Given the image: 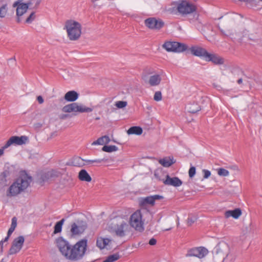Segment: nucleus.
Returning a JSON list of instances; mask_svg holds the SVG:
<instances>
[{
    "instance_id": "nucleus-1",
    "label": "nucleus",
    "mask_w": 262,
    "mask_h": 262,
    "mask_svg": "<svg viewBox=\"0 0 262 262\" xmlns=\"http://www.w3.org/2000/svg\"><path fill=\"white\" fill-rule=\"evenodd\" d=\"M57 245L62 255L67 259L77 260L82 258L85 254L87 247V240L81 239L71 248L67 241L60 237L57 239Z\"/></svg>"
},
{
    "instance_id": "nucleus-2",
    "label": "nucleus",
    "mask_w": 262,
    "mask_h": 262,
    "mask_svg": "<svg viewBox=\"0 0 262 262\" xmlns=\"http://www.w3.org/2000/svg\"><path fill=\"white\" fill-rule=\"evenodd\" d=\"M174 7L168 9L171 13H176L177 11L182 15L192 14V18L189 17V21L195 24L199 19V14L196 12V7L195 5L188 2L186 1H182L181 2H174ZM191 15H190L191 17Z\"/></svg>"
},
{
    "instance_id": "nucleus-3",
    "label": "nucleus",
    "mask_w": 262,
    "mask_h": 262,
    "mask_svg": "<svg viewBox=\"0 0 262 262\" xmlns=\"http://www.w3.org/2000/svg\"><path fill=\"white\" fill-rule=\"evenodd\" d=\"M32 181L31 176L27 173L21 174L10 186L6 192L7 196L9 198L17 196L29 186Z\"/></svg>"
},
{
    "instance_id": "nucleus-4",
    "label": "nucleus",
    "mask_w": 262,
    "mask_h": 262,
    "mask_svg": "<svg viewBox=\"0 0 262 262\" xmlns=\"http://www.w3.org/2000/svg\"><path fill=\"white\" fill-rule=\"evenodd\" d=\"M190 53L197 57L206 61H211L214 64L221 65L224 63V59L216 54L210 53L201 47L198 46H193L189 48Z\"/></svg>"
},
{
    "instance_id": "nucleus-5",
    "label": "nucleus",
    "mask_w": 262,
    "mask_h": 262,
    "mask_svg": "<svg viewBox=\"0 0 262 262\" xmlns=\"http://www.w3.org/2000/svg\"><path fill=\"white\" fill-rule=\"evenodd\" d=\"M68 36L71 40H76L81 34V26L78 22L73 20H68L64 26Z\"/></svg>"
},
{
    "instance_id": "nucleus-6",
    "label": "nucleus",
    "mask_w": 262,
    "mask_h": 262,
    "mask_svg": "<svg viewBox=\"0 0 262 262\" xmlns=\"http://www.w3.org/2000/svg\"><path fill=\"white\" fill-rule=\"evenodd\" d=\"M130 226L136 230L141 232L144 230V222L140 210H137L132 214L129 219Z\"/></svg>"
},
{
    "instance_id": "nucleus-7",
    "label": "nucleus",
    "mask_w": 262,
    "mask_h": 262,
    "mask_svg": "<svg viewBox=\"0 0 262 262\" xmlns=\"http://www.w3.org/2000/svg\"><path fill=\"white\" fill-rule=\"evenodd\" d=\"M93 109L90 107H86L82 104L74 102L64 106L62 108V111L64 113H74V115L76 113L91 112Z\"/></svg>"
},
{
    "instance_id": "nucleus-8",
    "label": "nucleus",
    "mask_w": 262,
    "mask_h": 262,
    "mask_svg": "<svg viewBox=\"0 0 262 262\" xmlns=\"http://www.w3.org/2000/svg\"><path fill=\"white\" fill-rule=\"evenodd\" d=\"M163 47L168 52L176 53H181L188 49L186 44L177 41H166L163 44Z\"/></svg>"
},
{
    "instance_id": "nucleus-9",
    "label": "nucleus",
    "mask_w": 262,
    "mask_h": 262,
    "mask_svg": "<svg viewBox=\"0 0 262 262\" xmlns=\"http://www.w3.org/2000/svg\"><path fill=\"white\" fill-rule=\"evenodd\" d=\"M22 0H17L13 4V7H16V15L17 16V22L21 21L20 16L25 14L30 6L29 2L27 3H21Z\"/></svg>"
},
{
    "instance_id": "nucleus-10",
    "label": "nucleus",
    "mask_w": 262,
    "mask_h": 262,
    "mask_svg": "<svg viewBox=\"0 0 262 262\" xmlns=\"http://www.w3.org/2000/svg\"><path fill=\"white\" fill-rule=\"evenodd\" d=\"M145 25L149 29L159 30L164 25V21L155 17H149L144 21Z\"/></svg>"
},
{
    "instance_id": "nucleus-11",
    "label": "nucleus",
    "mask_w": 262,
    "mask_h": 262,
    "mask_svg": "<svg viewBox=\"0 0 262 262\" xmlns=\"http://www.w3.org/2000/svg\"><path fill=\"white\" fill-rule=\"evenodd\" d=\"M24 242L25 238L23 236H19L14 238L9 249V254L13 255L19 252L23 247Z\"/></svg>"
},
{
    "instance_id": "nucleus-12",
    "label": "nucleus",
    "mask_w": 262,
    "mask_h": 262,
    "mask_svg": "<svg viewBox=\"0 0 262 262\" xmlns=\"http://www.w3.org/2000/svg\"><path fill=\"white\" fill-rule=\"evenodd\" d=\"M208 253L207 249L204 247L194 248L189 249L186 254V257L194 256L199 258L205 257Z\"/></svg>"
},
{
    "instance_id": "nucleus-13",
    "label": "nucleus",
    "mask_w": 262,
    "mask_h": 262,
    "mask_svg": "<svg viewBox=\"0 0 262 262\" xmlns=\"http://www.w3.org/2000/svg\"><path fill=\"white\" fill-rule=\"evenodd\" d=\"M28 141V138L26 136H12L7 141L4 148H8L12 144L21 145L25 144Z\"/></svg>"
},
{
    "instance_id": "nucleus-14",
    "label": "nucleus",
    "mask_w": 262,
    "mask_h": 262,
    "mask_svg": "<svg viewBox=\"0 0 262 262\" xmlns=\"http://www.w3.org/2000/svg\"><path fill=\"white\" fill-rule=\"evenodd\" d=\"M163 198V197L162 195L158 194L142 198L139 200V205L142 207H145L147 205L153 206L155 204L156 200H161Z\"/></svg>"
},
{
    "instance_id": "nucleus-15",
    "label": "nucleus",
    "mask_w": 262,
    "mask_h": 262,
    "mask_svg": "<svg viewBox=\"0 0 262 262\" xmlns=\"http://www.w3.org/2000/svg\"><path fill=\"white\" fill-rule=\"evenodd\" d=\"M128 227V224L124 221H122L119 224L114 226L113 231L119 237H123L125 235V232Z\"/></svg>"
},
{
    "instance_id": "nucleus-16",
    "label": "nucleus",
    "mask_w": 262,
    "mask_h": 262,
    "mask_svg": "<svg viewBox=\"0 0 262 262\" xmlns=\"http://www.w3.org/2000/svg\"><path fill=\"white\" fill-rule=\"evenodd\" d=\"M163 182L165 185L179 187L182 184V181L178 177L171 178L168 174L166 176V179L163 180Z\"/></svg>"
},
{
    "instance_id": "nucleus-17",
    "label": "nucleus",
    "mask_w": 262,
    "mask_h": 262,
    "mask_svg": "<svg viewBox=\"0 0 262 262\" xmlns=\"http://www.w3.org/2000/svg\"><path fill=\"white\" fill-rule=\"evenodd\" d=\"M81 225H77L74 223L72 224L71 232L73 235H78L82 233L86 228V223L82 222Z\"/></svg>"
},
{
    "instance_id": "nucleus-18",
    "label": "nucleus",
    "mask_w": 262,
    "mask_h": 262,
    "mask_svg": "<svg viewBox=\"0 0 262 262\" xmlns=\"http://www.w3.org/2000/svg\"><path fill=\"white\" fill-rule=\"evenodd\" d=\"M242 215V210L239 208H236L234 210H227L225 212V216L226 218L230 216L237 219Z\"/></svg>"
},
{
    "instance_id": "nucleus-19",
    "label": "nucleus",
    "mask_w": 262,
    "mask_h": 262,
    "mask_svg": "<svg viewBox=\"0 0 262 262\" xmlns=\"http://www.w3.org/2000/svg\"><path fill=\"white\" fill-rule=\"evenodd\" d=\"M78 178L82 181H85L88 182H90L92 180L91 176L85 169H82L79 171Z\"/></svg>"
},
{
    "instance_id": "nucleus-20",
    "label": "nucleus",
    "mask_w": 262,
    "mask_h": 262,
    "mask_svg": "<svg viewBox=\"0 0 262 262\" xmlns=\"http://www.w3.org/2000/svg\"><path fill=\"white\" fill-rule=\"evenodd\" d=\"M78 97V94L74 91H71L67 92L64 96V99L66 100L72 102L77 100Z\"/></svg>"
},
{
    "instance_id": "nucleus-21",
    "label": "nucleus",
    "mask_w": 262,
    "mask_h": 262,
    "mask_svg": "<svg viewBox=\"0 0 262 262\" xmlns=\"http://www.w3.org/2000/svg\"><path fill=\"white\" fill-rule=\"evenodd\" d=\"M110 139L108 136H104L99 138L97 140L94 141L92 143V145H103L107 144L110 142Z\"/></svg>"
},
{
    "instance_id": "nucleus-22",
    "label": "nucleus",
    "mask_w": 262,
    "mask_h": 262,
    "mask_svg": "<svg viewBox=\"0 0 262 262\" xmlns=\"http://www.w3.org/2000/svg\"><path fill=\"white\" fill-rule=\"evenodd\" d=\"M110 242L111 240L108 238L100 237L97 239L96 245L100 249H102L104 248Z\"/></svg>"
},
{
    "instance_id": "nucleus-23",
    "label": "nucleus",
    "mask_w": 262,
    "mask_h": 262,
    "mask_svg": "<svg viewBox=\"0 0 262 262\" xmlns=\"http://www.w3.org/2000/svg\"><path fill=\"white\" fill-rule=\"evenodd\" d=\"M186 108L188 112L192 114L195 113L201 110L200 106L199 105V104L195 102L188 104L186 106Z\"/></svg>"
},
{
    "instance_id": "nucleus-24",
    "label": "nucleus",
    "mask_w": 262,
    "mask_h": 262,
    "mask_svg": "<svg viewBox=\"0 0 262 262\" xmlns=\"http://www.w3.org/2000/svg\"><path fill=\"white\" fill-rule=\"evenodd\" d=\"M8 173V171H4L0 174V188H2L7 185V177Z\"/></svg>"
},
{
    "instance_id": "nucleus-25",
    "label": "nucleus",
    "mask_w": 262,
    "mask_h": 262,
    "mask_svg": "<svg viewBox=\"0 0 262 262\" xmlns=\"http://www.w3.org/2000/svg\"><path fill=\"white\" fill-rule=\"evenodd\" d=\"M142 129L139 126H133L130 127L127 133L128 135H140L142 133Z\"/></svg>"
},
{
    "instance_id": "nucleus-26",
    "label": "nucleus",
    "mask_w": 262,
    "mask_h": 262,
    "mask_svg": "<svg viewBox=\"0 0 262 262\" xmlns=\"http://www.w3.org/2000/svg\"><path fill=\"white\" fill-rule=\"evenodd\" d=\"M160 164L162 166L166 167L170 166L174 162L172 161V159L170 157H165L160 159L159 161Z\"/></svg>"
},
{
    "instance_id": "nucleus-27",
    "label": "nucleus",
    "mask_w": 262,
    "mask_h": 262,
    "mask_svg": "<svg viewBox=\"0 0 262 262\" xmlns=\"http://www.w3.org/2000/svg\"><path fill=\"white\" fill-rule=\"evenodd\" d=\"M85 160L82 159L79 157H77L72 160V165L77 167H82L85 165Z\"/></svg>"
},
{
    "instance_id": "nucleus-28",
    "label": "nucleus",
    "mask_w": 262,
    "mask_h": 262,
    "mask_svg": "<svg viewBox=\"0 0 262 262\" xmlns=\"http://www.w3.org/2000/svg\"><path fill=\"white\" fill-rule=\"evenodd\" d=\"M60 172L54 170L48 171L45 174V177L47 179H52L59 177Z\"/></svg>"
},
{
    "instance_id": "nucleus-29",
    "label": "nucleus",
    "mask_w": 262,
    "mask_h": 262,
    "mask_svg": "<svg viewBox=\"0 0 262 262\" xmlns=\"http://www.w3.org/2000/svg\"><path fill=\"white\" fill-rule=\"evenodd\" d=\"M64 219H62L60 221L57 222L54 226V234H56L61 232L62 226L64 222Z\"/></svg>"
},
{
    "instance_id": "nucleus-30",
    "label": "nucleus",
    "mask_w": 262,
    "mask_h": 262,
    "mask_svg": "<svg viewBox=\"0 0 262 262\" xmlns=\"http://www.w3.org/2000/svg\"><path fill=\"white\" fill-rule=\"evenodd\" d=\"M118 148L115 146V145H104L102 148V150L104 151L107 152H111L113 151H116L118 150Z\"/></svg>"
},
{
    "instance_id": "nucleus-31",
    "label": "nucleus",
    "mask_w": 262,
    "mask_h": 262,
    "mask_svg": "<svg viewBox=\"0 0 262 262\" xmlns=\"http://www.w3.org/2000/svg\"><path fill=\"white\" fill-rule=\"evenodd\" d=\"M120 258V255L118 253H115L108 256L105 260V262H114Z\"/></svg>"
},
{
    "instance_id": "nucleus-32",
    "label": "nucleus",
    "mask_w": 262,
    "mask_h": 262,
    "mask_svg": "<svg viewBox=\"0 0 262 262\" xmlns=\"http://www.w3.org/2000/svg\"><path fill=\"white\" fill-rule=\"evenodd\" d=\"M162 80L161 75L155 74L150 77L148 82H160Z\"/></svg>"
},
{
    "instance_id": "nucleus-33",
    "label": "nucleus",
    "mask_w": 262,
    "mask_h": 262,
    "mask_svg": "<svg viewBox=\"0 0 262 262\" xmlns=\"http://www.w3.org/2000/svg\"><path fill=\"white\" fill-rule=\"evenodd\" d=\"M107 160L105 158L103 159H97L94 160H85V162L88 164H92V163H97L99 164L101 163L102 162H106Z\"/></svg>"
},
{
    "instance_id": "nucleus-34",
    "label": "nucleus",
    "mask_w": 262,
    "mask_h": 262,
    "mask_svg": "<svg viewBox=\"0 0 262 262\" xmlns=\"http://www.w3.org/2000/svg\"><path fill=\"white\" fill-rule=\"evenodd\" d=\"M7 12V5H3L0 7V17L4 18L6 16Z\"/></svg>"
},
{
    "instance_id": "nucleus-35",
    "label": "nucleus",
    "mask_w": 262,
    "mask_h": 262,
    "mask_svg": "<svg viewBox=\"0 0 262 262\" xmlns=\"http://www.w3.org/2000/svg\"><path fill=\"white\" fill-rule=\"evenodd\" d=\"M217 174L221 176H228L229 174V172L223 168H220L217 169Z\"/></svg>"
},
{
    "instance_id": "nucleus-36",
    "label": "nucleus",
    "mask_w": 262,
    "mask_h": 262,
    "mask_svg": "<svg viewBox=\"0 0 262 262\" xmlns=\"http://www.w3.org/2000/svg\"><path fill=\"white\" fill-rule=\"evenodd\" d=\"M8 66L12 69H14L16 66V61L14 58H10L8 61Z\"/></svg>"
},
{
    "instance_id": "nucleus-37",
    "label": "nucleus",
    "mask_w": 262,
    "mask_h": 262,
    "mask_svg": "<svg viewBox=\"0 0 262 262\" xmlns=\"http://www.w3.org/2000/svg\"><path fill=\"white\" fill-rule=\"evenodd\" d=\"M127 102L123 101H119L116 102V106L119 108H122L125 107L127 105Z\"/></svg>"
},
{
    "instance_id": "nucleus-38",
    "label": "nucleus",
    "mask_w": 262,
    "mask_h": 262,
    "mask_svg": "<svg viewBox=\"0 0 262 262\" xmlns=\"http://www.w3.org/2000/svg\"><path fill=\"white\" fill-rule=\"evenodd\" d=\"M35 13L32 12L29 15V16L26 19V23L27 24L31 23L35 19Z\"/></svg>"
},
{
    "instance_id": "nucleus-39",
    "label": "nucleus",
    "mask_w": 262,
    "mask_h": 262,
    "mask_svg": "<svg viewBox=\"0 0 262 262\" xmlns=\"http://www.w3.org/2000/svg\"><path fill=\"white\" fill-rule=\"evenodd\" d=\"M154 99L157 101H160L162 99V94L160 91H157L155 93Z\"/></svg>"
},
{
    "instance_id": "nucleus-40",
    "label": "nucleus",
    "mask_w": 262,
    "mask_h": 262,
    "mask_svg": "<svg viewBox=\"0 0 262 262\" xmlns=\"http://www.w3.org/2000/svg\"><path fill=\"white\" fill-rule=\"evenodd\" d=\"M189 176L190 178H192L195 174V168L194 166H192L189 170Z\"/></svg>"
},
{
    "instance_id": "nucleus-41",
    "label": "nucleus",
    "mask_w": 262,
    "mask_h": 262,
    "mask_svg": "<svg viewBox=\"0 0 262 262\" xmlns=\"http://www.w3.org/2000/svg\"><path fill=\"white\" fill-rule=\"evenodd\" d=\"M41 0H30L28 2L30 6L34 5V7H37L40 3Z\"/></svg>"
},
{
    "instance_id": "nucleus-42",
    "label": "nucleus",
    "mask_w": 262,
    "mask_h": 262,
    "mask_svg": "<svg viewBox=\"0 0 262 262\" xmlns=\"http://www.w3.org/2000/svg\"><path fill=\"white\" fill-rule=\"evenodd\" d=\"M196 221L195 217H189L187 219V224L188 226H191Z\"/></svg>"
},
{
    "instance_id": "nucleus-43",
    "label": "nucleus",
    "mask_w": 262,
    "mask_h": 262,
    "mask_svg": "<svg viewBox=\"0 0 262 262\" xmlns=\"http://www.w3.org/2000/svg\"><path fill=\"white\" fill-rule=\"evenodd\" d=\"M203 172L204 173L203 177H204V179H207L211 175V172L208 170L203 169Z\"/></svg>"
},
{
    "instance_id": "nucleus-44",
    "label": "nucleus",
    "mask_w": 262,
    "mask_h": 262,
    "mask_svg": "<svg viewBox=\"0 0 262 262\" xmlns=\"http://www.w3.org/2000/svg\"><path fill=\"white\" fill-rule=\"evenodd\" d=\"M17 226V218L15 216H14L12 219V222L11 227L15 228Z\"/></svg>"
},
{
    "instance_id": "nucleus-45",
    "label": "nucleus",
    "mask_w": 262,
    "mask_h": 262,
    "mask_svg": "<svg viewBox=\"0 0 262 262\" xmlns=\"http://www.w3.org/2000/svg\"><path fill=\"white\" fill-rule=\"evenodd\" d=\"M157 243V240L154 238H151L149 241V244L151 246L155 245Z\"/></svg>"
},
{
    "instance_id": "nucleus-46",
    "label": "nucleus",
    "mask_w": 262,
    "mask_h": 262,
    "mask_svg": "<svg viewBox=\"0 0 262 262\" xmlns=\"http://www.w3.org/2000/svg\"><path fill=\"white\" fill-rule=\"evenodd\" d=\"M15 228L10 227L9 229L7 234H8V236H10L12 233L13 232Z\"/></svg>"
},
{
    "instance_id": "nucleus-47",
    "label": "nucleus",
    "mask_w": 262,
    "mask_h": 262,
    "mask_svg": "<svg viewBox=\"0 0 262 262\" xmlns=\"http://www.w3.org/2000/svg\"><path fill=\"white\" fill-rule=\"evenodd\" d=\"M37 100L39 103L41 104L43 102V99L42 97L41 96H39L37 98Z\"/></svg>"
},
{
    "instance_id": "nucleus-48",
    "label": "nucleus",
    "mask_w": 262,
    "mask_h": 262,
    "mask_svg": "<svg viewBox=\"0 0 262 262\" xmlns=\"http://www.w3.org/2000/svg\"><path fill=\"white\" fill-rule=\"evenodd\" d=\"M10 236H8V234H7V236L5 238V239H3V240L1 241L0 242V243H1L2 245H3L4 243L6 242H7V241H8V239H9V237H10Z\"/></svg>"
},
{
    "instance_id": "nucleus-49",
    "label": "nucleus",
    "mask_w": 262,
    "mask_h": 262,
    "mask_svg": "<svg viewBox=\"0 0 262 262\" xmlns=\"http://www.w3.org/2000/svg\"><path fill=\"white\" fill-rule=\"evenodd\" d=\"M6 148H4V146L2 148L0 149V156H1L2 155H3L4 149Z\"/></svg>"
},
{
    "instance_id": "nucleus-50",
    "label": "nucleus",
    "mask_w": 262,
    "mask_h": 262,
    "mask_svg": "<svg viewBox=\"0 0 262 262\" xmlns=\"http://www.w3.org/2000/svg\"><path fill=\"white\" fill-rule=\"evenodd\" d=\"M148 78V76L145 74H143V75H142V79L144 80H146Z\"/></svg>"
},
{
    "instance_id": "nucleus-51",
    "label": "nucleus",
    "mask_w": 262,
    "mask_h": 262,
    "mask_svg": "<svg viewBox=\"0 0 262 262\" xmlns=\"http://www.w3.org/2000/svg\"><path fill=\"white\" fill-rule=\"evenodd\" d=\"M3 245L0 243V253L2 252L3 251Z\"/></svg>"
},
{
    "instance_id": "nucleus-52",
    "label": "nucleus",
    "mask_w": 262,
    "mask_h": 262,
    "mask_svg": "<svg viewBox=\"0 0 262 262\" xmlns=\"http://www.w3.org/2000/svg\"><path fill=\"white\" fill-rule=\"evenodd\" d=\"M69 116V115H68V114H66V115H63L62 116V117H61L62 119H64V118H66L67 117H68Z\"/></svg>"
},
{
    "instance_id": "nucleus-53",
    "label": "nucleus",
    "mask_w": 262,
    "mask_h": 262,
    "mask_svg": "<svg viewBox=\"0 0 262 262\" xmlns=\"http://www.w3.org/2000/svg\"><path fill=\"white\" fill-rule=\"evenodd\" d=\"M159 83H150L151 86L157 85Z\"/></svg>"
},
{
    "instance_id": "nucleus-54",
    "label": "nucleus",
    "mask_w": 262,
    "mask_h": 262,
    "mask_svg": "<svg viewBox=\"0 0 262 262\" xmlns=\"http://www.w3.org/2000/svg\"><path fill=\"white\" fill-rule=\"evenodd\" d=\"M243 79L242 78H239L237 80L236 82H243Z\"/></svg>"
},
{
    "instance_id": "nucleus-55",
    "label": "nucleus",
    "mask_w": 262,
    "mask_h": 262,
    "mask_svg": "<svg viewBox=\"0 0 262 262\" xmlns=\"http://www.w3.org/2000/svg\"><path fill=\"white\" fill-rule=\"evenodd\" d=\"M1 262H5V260L4 258H3L1 260Z\"/></svg>"
},
{
    "instance_id": "nucleus-56",
    "label": "nucleus",
    "mask_w": 262,
    "mask_h": 262,
    "mask_svg": "<svg viewBox=\"0 0 262 262\" xmlns=\"http://www.w3.org/2000/svg\"><path fill=\"white\" fill-rule=\"evenodd\" d=\"M99 119H100V118H99V117H97V118H96V120H99Z\"/></svg>"
},
{
    "instance_id": "nucleus-57",
    "label": "nucleus",
    "mask_w": 262,
    "mask_h": 262,
    "mask_svg": "<svg viewBox=\"0 0 262 262\" xmlns=\"http://www.w3.org/2000/svg\"><path fill=\"white\" fill-rule=\"evenodd\" d=\"M170 228H169V229H166L165 230H166V231H167V230H170Z\"/></svg>"
},
{
    "instance_id": "nucleus-58",
    "label": "nucleus",
    "mask_w": 262,
    "mask_h": 262,
    "mask_svg": "<svg viewBox=\"0 0 262 262\" xmlns=\"http://www.w3.org/2000/svg\"><path fill=\"white\" fill-rule=\"evenodd\" d=\"M103 262H105V260H104Z\"/></svg>"
},
{
    "instance_id": "nucleus-59",
    "label": "nucleus",
    "mask_w": 262,
    "mask_h": 262,
    "mask_svg": "<svg viewBox=\"0 0 262 262\" xmlns=\"http://www.w3.org/2000/svg\"><path fill=\"white\" fill-rule=\"evenodd\" d=\"M260 1H262V0H260Z\"/></svg>"
}]
</instances>
